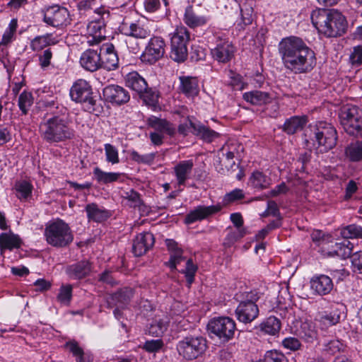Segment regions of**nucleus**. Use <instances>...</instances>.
<instances>
[{
	"mask_svg": "<svg viewBox=\"0 0 362 362\" xmlns=\"http://www.w3.org/2000/svg\"><path fill=\"white\" fill-rule=\"evenodd\" d=\"M58 40L52 34L36 36L30 44V49L34 52L42 51L47 47L57 44Z\"/></svg>",
	"mask_w": 362,
	"mask_h": 362,
	"instance_id": "obj_34",
	"label": "nucleus"
},
{
	"mask_svg": "<svg viewBox=\"0 0 362 362\" xmlns=\"http://www.w3.org/2000/svg\"><path fill=\"white\" fill-rule=\"evenodd\" d=\"M281 324L280 320L274 317L269 316L263 320L259 325V329L261 332L266 334L274 336L277 334L281 329Z\"/></svg>",
	"mask_w": 362,
	"mask_h": 362,
	"instance_id": "obj_37",
	"label": "nucleus"
},
{
	"mask_svg": "<svg viewBox=\"0 0 362 362\" xmlns=\"http://www.w3.org/2000/svg\"><path fill=\"white\" fill-rule=\"evenodd\" d=\"M342 347L343 345L339 340L333 339L326 344L325 351L330 355H334L339 352Z\"/></svg>",
	"mask_w": 362,
	"mask_h": 362,
	"instance_id": "obj_62",
	"label": "nucleus"
},
{
	"mask_svg": "<svg viewBox=\"0 0 362 362\" xmlns=\"http://www.w3.org/2000/svg\"><path fill=\"white\" fill-rule=\"evenodd\" d=\"M165 47V42L161 37H152L141 55V61L150 64H154L163 56Z\"/></svg>",
	"mask_w": 362,
	"mask_h": 362,
	"instance_id": "obj_11",
	"label": "nucleus"
},
{
	"mask_svg": "<svg viewBox=\"0 0 362 362\" xmlns=\"http://www.w3.org/2000/svg\"><path fill=\"white\" fill-rule=\"evenodd\" d=\"M213 59L218 63L226 62V41L221 40L216 47L211 49Z\"/></svg>",
	"mask_w": 362,
	"mask_h": 362,
	"instance_id": "obj_48",
	"label": "nucleus"
},
{
	"mask_svg": "<svg viewBox=\"0 0 362 362\" xmlns=\"http://www.w3.org/2000/svg\"><path fill=\"white\" fill-rule=\"evenodd\" d=\"M340 235L344 240L362 238V227L356 224L346 226L340 229Z\"/></svg>",
	"mask_w": 362,
	"mask_h": 362,
	"instance_id": "obj_46",
	"label": "nucleus"
},
{
	"mask_svg": "<svg viewBox=\"0 0 362 362\" xmlns=\"http://www.w3.org/2000/svg\"><path fill=\"white\" fill-rule=\"evenodd\" d=\"M351 258V264L354 271L362 274V250L353 253Z\"/></svg>",
	"mask_w": 362,
	"mask_h": 362,
	"instance_id": "obj_63",
	"label": "nucleus"
},
{
	"mask_svg": "<svg viewBox=\"0 0 362 362\" xmlns=\"http://www.w3.org/2000/svg\"><path fill=\"white\" fill-rule=\"evenodd\" d=\"M100 51L88 49L84 51L80 57V64L86 71L93 72L100 69Z\"/></svg>",
	"mask_w": 362,
	"mask_h": 362,
	"instance_id": "obj_23",
	"label": "nucleus"
},
{
	"mask_svg": "<svg viewBox=\"0 0 362 362\" xmlns=\"http://www.w3.org/2000/svg\"><path fill=\"white\" fill-rule=\"evenodd\" d=\"M197 267L195 264H194L192 259H187L186 262V267L185 269L183 270L182 272L185 274L187 281L189 285L192 284V283L194 281V275L197 272Z\"/></svg>",
	"mask_w": 362,
	"mask_h": 362,
	"instance_id": "obj_58",
	"label": "nucleus"
},
{
	"mask_svg": "<svg viewBox=\"0 0 362 362\" xmlns=\"http://www.w3.org/2000/svg\"><path fill=\"white\" fill-rule=\"evenodd\" d=\"M133 296V290L130 288H124L115 293L112 296V299L116 302V304L124 308Z\"/></svg>",
	"mask_w": 362,
	"mask_h": 362,
	"instance_id": "obj_47",
	"label": "nucleus"
},
{
	"mask_svg": "<svg viewBox=\"0 0 362 362\" xmlns=\"http://www.w3.org/2000/svg\"><path fill=\"white\" fill-rule=\"evenodd\" d=\"M180 90L187 97L194 96L198 94L199 83L197 77L182 76L179 77Z\"/></svg>",
	"mask_w": 362,
	"mask_h": 362,
	"instance_id": "obj_29",
	"label": "nucleus"
},
{
	"mask_svg": "<svg viewBox=\"0 0 362 362\" xmlns=\"http://www.w3.org/2000/svg\"><path fill=\"white\" fill-rule=\"evenodd\" d=\"M310 18L318 32L327 37L341 36L347 28L346 18L337 10L315 9Z\"/></svg>",
	"mask_w": 362,
	"mask_h": 362,
	"instance_id": "obj_3",
	"label": "nucleus"
},
{
	"mask_svg": "<svg viewBox=\"0 0 362 362\" xmlns=\"http://www.w3.org/2000/svg\"><path fill=\"white\" fill-rule=\"evenodd\" d=\"M349 60L354 66H359L362 64V46L354 47L349 56Z\"/></svg>",
	"mask_w": 362,
	"mask_h": 362,
	"instance_id": "obj_61",
	"label": "nucleus"
},
{
	"mask_svg": "<svg viewBox=\"0 0 362 362\" xmlns=\"http://www.w3.org/2000/svg\"><path fill=\"white\" fill-rule=\"evenodd\" d=\"M307 122L305 116H293L286 120L283 129L288 134H293L302 130Z\"/></svg>",
	"mask_w": 362,
	"mask_h": 362,
	"instance_id": "obj_36",
	"label": "nucleus"
},
{
	"mask_svg": "<svg viewBox=\"0 0 362 362\" xmlns=\"http://www.w3.org/2000/svg\"><path fill=\"white\" fill-rule=\"evenodd\" d=\"M315 141L317 149L321 153L327 152L337 144V133L336 129L326 122H318L314 129Z\"/></svg>",
	"mask_w": 362,
	"mask_h": 362,
	"instance_id": "obj_9",
	"label": "nucleus"
},
{
	"mask_svg": "<svg viewBox=\"0 0 362 362\" xmlns=\"http://www.w3.org/2000/svg\"><path fill=\"white\" fill-rule=\"evenodd\" d=\"M271 184V178L259 170H256L252 173L248 182L250 186L259 190L268 188Z\"/></svg>",
	"mask_w": 362,
	"mask_h": 362,
	"instance_id": "obj_38",
	"label": "nucleus"
},
{
	"mask_svg": "<svg viewBox=\"0 0 362 362\" xmlns=\"http://www.w3.org/2000/svg\"><path fill=\"white\" fill-rule=\"evenodd\" d=\"M207 349V341L202 337L189 336L179 341L177 350L180 356L192 361L202 356Z\"/></svg>",
	"mask_w": 362,
	"mask_h": 362,
	"instance_id": "obj_6",
	"label": "nucleus"
},
{
	"mask_svg": "<svg viewBox=\"0 0 362 362\" xmlns=\"http://www.w3.org/2000/svg\"><path fill=\"white\" fill-rule=\"evenodd\" d=\"M300 335L306 342L312 343L317 339V332L309 324L303 323L301 326Z\"/></svg>",
	"mask_w": 362,
	"mask_h": 362,
	"instance_id": "obj_53",
	"label": "nucleus"
},
{
	"mask_svg": "<svg viewBox=\"0 0 362 362\" xmlns=\"http://www.w3.org/2000/svg\"><path fill=\"white\" fill-rule=\"evenodd\" d=\"M264 362H287L285 355L276 350H270L264 355Z\"/></svg>",
	"mask_w": 362,
	"mask_h": 362,
	"instance_id": "obj_56",
	"label": "nucleus"
},
{
	"mask_svg": "<svg viewBox=\"0 0 362 362\" xmlns=\"http://www.w3.org/2000/svg\"><path fill=\"white\" fill-rule=\"evenodd\" d=\"M44 236L47 244L58 248L66 247L74 240L69 224L59 218L49 221L46 224Z\"/></svg>",
	"mask_w": 362,
	"mask_h": 362,
	"instance_id": "obj_5",
	"label": "nucleus"
},
{
	"mask_svg": "<svg viewBox=\"0 0 362 362\" xmlns=\"http://www.w3.org/2000/svg\"><path fill=\"white\" fill-rule=\"evenodd\" d=\"M154 244V237L151 233L144 232L138 234L133 242L132 250L135 256L144 255Z\"/></svg>",
	"mask_w": 362,
	"mask_h": 362,
	"instance_id": "obj_22",
	"label": "nucleus"
},
{
	"mask_svg": "<svg viewBox=\"0 0 362 362\" xmlns=\"http://www.w3.org/2000/svg\"><path fill=\"white\" fill-rule=\"evenodd\" d=\"M124 198L127 200V204L131 207L135 208L139 206L141 204L140 194L137 192L132 189L124 193Z\"/></svg>",
	"mask_w": 362,
	"mask_h": 362,
	"instance_id": "obj_57",
	"label": "nucleus"
},
{
	"mask_svg": "<svg viewBox=\"0 0 362 362\" xmlns=\"http://www.w3.org/2000/svg\"><path fill=\"white\" fill-rule=\"evenodd\" d=\"M209 335L212 339H219L221 343L226 341V318L214 317L207 325Z\"/></svg>",
	"mask_w": 362,
	"mask_h": 362,
	"instance_id": "obj_19",
	"label": "nucleus"
},
{
	"mask_svg": "<svg viewBox=\"0 0 362 362\" xmlns=\"http://www.w3.org/2000/svg\"><path fill=\"white\" fill-rule=\"evenodd\" d=\"M119 29L122 34L136 39H145L151 34V30L139 21L130 24L123 23Z\"/></svg>",
	"mask_w": 362,
	"mask_h": 362,
	"instance_id": "obj_21",
	"label": "nucleus"
},
{
	"mask_svg": "<svg viewBox=\"0 0 362 362\" xmlns=\"http://www.w3.org/2000/svg\"><path fill=\"white\" fill-rule=\"evenodd\" d=\"M345 155L352 162L362 160V141L350 144L345 149Z\"/></svg>",
	"mask_w": 362,
	"mask_h": 362,
	"instance_id": "obj_44",
	"label": "nucleus"
},
{
	"mask_svg": "<svg viewBox=\"0 0 362 362\" xmlns=\"http://www.w3.org/2000/svg\"><path fill=\"white\" fill-rule=\"evenodd\" d=\"M163 346V341L160 339L147 340L143 348L149 353L158 352Z\"/></svg>",
	"mask_w": 362,
	"mask_h": 362,
	"instance_id": "obj_60",
	"label": "nucleus"
},
{
	"mask_svg": "<svg viewBox=\"0 0 362 362\" xmlns=\"http://www.w3.org/2000/svg\"><path fill=\"white\" fill-rule=\"evenodd\" d=\"M282 345L287 349L296 351L300 349V342L295 337H286L282 341Z\"/></svg>",
	"mask_w": 362,
	"mask_h": 362,
	"instance_id": "obj_64",
	"label": "nucleus"
},
{
	"mask_svg": "<svg viewBox=\"0 0 362 362\" xmlns=\"http://www.w3.org/2000/svg\"><path fill=\"white\" fill-rule=\"evenodd\" d=\"M333 282L330 277L325 274L315 275L310 279V287L315 293L325 296L333 289Z\"/></svg>",
	"mask_w": 362,
	"mask_h": 362,
	"instance_id": "obj_24",
	"label": "nucleus"
},
{
	"mask_svg": "<svg viewBox=\"0 0 362 362\" xmlns=\"http://www.w3.org/2000/svg\"><path fill=\"white\" fill-rule=\"evenodd\" d=\"M73 287L70 284L62 285L57 295L58 301L63 305H69L72 298Z\"/></svg>",
	"mask_w": 362,
	"mask_h": 362,
	"instance_id": "obj_52",
	"label": "nucleus"
},
{
	"mask_svg": "<svg viewBox=\"0 0 362 362\" xmlns=\"http://www.w3.org/2000/svg\"><path fill=\"white\" fill-rule=\"evenodd\" d=\"M65 272L70 279L80 280L90 274L92 264L88 260H81L69 265Z\"/></svg>",
	"mask_w": 362,
	"mask_h": 362,
	"instance_id": "obj_20",
	"label": "nucleus"
},
{
	"mask_svg": "<svg viewBox=\"0 0 362 362\" xmlns=\"http://www.w3.org/2000/svg\"><path fill=\"white\" fill-rule=\"evenodd\" d=\"M341 124L350 135L357 134L362 127V110L356 106L344 107L339 115Z\"/></svg>",
	"mask_w": 362,
	"mask_h": 362,
	"instance_id": "obj_10",
	"label": "nucleus"
},
{
	"mask_svg": "<svg viewBox=\"0 0 362 362\" xmlns=\"http://www.w3.org/2000/svg\"><path fill=\"white\" fill-rule=\"evenodd\" d=\"M103 93L107 101L118 105L128 102L130 98L128 91L117 85L106 86Z\"/></svg>",
	"mask_w": 362,
	"mask_h": 362,
	"instance_id": "obj_18",
	"label": "nucleus"
},
{
	"mask_svg": "<svg viewBox=\"0 0 362 362\" xmlns=\"http://www.w3.org/2000/svg\"><path fill=\"white\" fill-rule=\"evenodd\" d=\"M184 23L190 28L194 29L206 25L209 21V17L197 13L192 6L186 7L184 17Z\"/></svg>",
	"mask_w": 362,
	"mask_h": 362,
	"instance_id": "obj_25",
	"label": "nucleus"
},
{
	"mask_svg": "<svg viewBox=\"0 0 362 362\" xmlns=\"http://www.w3.org/2000/svg\"><path fill=\"white\" fill-rule=\"evenodd\" d=\"M170 58L177 62H182L187 57V45L189 40V33L183 25L177 26L170 34Z\"/></svg>",
	"mask_w": 362,
	"mask_h": 362,
	"instance_id": "obj_7",
	"label": "nucleus"
},
{
	"mask_svg": "<svg viewBox=\"0 0 362 362\" xmlns=\"http://www.w3.org/2000/svg\"><path fill=\"white\" fill-rule=\"evenodd\" d=\"M194 165V163L192 159L179 161L174 165L173 173L179 186L185 185L191 178Z\"/></svg>",
	"mask_w": 362,
	"mask_h": 362,
	"instance_id": "obj_15",
	"label": "nucleus"
},
{
	"mask_svg": "<svg viewBox=\"0 0 362 362\" xmlns=\"http://www.w3.org/2000/svg\"><path fill=\"white\" fill-rule=\"evenodd\" d=\"M33 104V97L31 93L23 91L18 100V105L23 115H27Z\"/></svg>",
	"mask_w": 362,
	"mask_h": 362,
	"instance_id": "obj_49",
	"label": "nucleus"
},
{
	"mask_svg": "<svg viewBox=\"0 0 362 362\" xmlns=\"http://www.w3.org/2000/svg\"><path fill=\"white\" fill-rule=\"evenodd\" d=\"M105 23L102 20L89 22L87 25V43L94 46L100 43L105 39Z\"/></svg>",
	"mask_w": 362,
	"mask_h": 362,
	"instance_id": "obj_17",
	"label": "nucleus"
},
{
	"mask_svg": "<svg viewBox=\"0 0 362 362\" xmlns=\"http://www.w3.org/2000/svg\"><path fill=\"white\" fill-rule=\"evenodd\" d=\"M330 236L331 235L325 233L320 230H315L310 234L311 239L315 245L318 247H323V249H325L324 243L328 240V237Z\"/></svg>",
	"mask_w": 362,
	"mask_h": 362,
	"instance_id": "obj_55",
	"label": "nucleus"
},
{
	"mask_svg": "<svg viewBox=\"0 0 362 362\" xmlns=\"http://www.w3.org/2000/svg\"><path fill=\"white\" fill-rule=\"evenodd\" d=\"M269 95L267 92L252 90L243 94V99L254 105H262L269 100Z\"/></svg>",
	"mask_w": 362,
	"mask_h": 362,
	"instance_id": "obj_40",
	"label": "nucleus"
},
{
	"mask_svg": "<svg viewBox=\"0 0 362 362\" xmlns=\"http://www.w3.org/2000/svg\"><path fill=\"white\" fill-rule=\"evenodd\" d=\"M147 124L156 132L169 136H173L175 134V126L165 119L158 118L156 116H151L147 119Z\"/></svg>",
	"mask_w": 362,
	"mask_h": 362,
	"instance_id": "obj_28",
	"label": "nucleus"
},
{
	"mask_svg": "<svg viewBox=\"0 0 362 362\" xmlns=\"http://www.w3.org/2000/svg\"><path fill=\"white\" fill-rule=\"evenodd\" d=\"M12 190L21 202H30L33 197V185L27 180H18L14 183Z\"/></svg>",
	"mask_w": 362,
	"mask_h": 362,
	"instance_id": "obj_26",
	"label": "nucleus"
},
{
	"mask_svg": "<svg viewBox=\"0 0 362 362\" xmlns=\"http://www.w3.org/2000/svg\"><path fill=\"white\" fill-rule=\"evenodd\" d=\"M230 81H228L229 85L235 90H241L245 88V84L243 81V78L240 74L230 71Z\"/></svg>",
	"mask_w": 362,
	"mask_h": 362,
	"instance_id": "obj_59",
	"label": "nucleus"
},
{
	"mask_svg": "<svg viewBox=\"0 0 362 362\" xmlns=\"http://www.w3.org/2000/svg\"><path fill=\"white\" fill-rule=\"evenodd\" d=\"M220 210L221 206L219 205L198 206L186 215L185 223L186 224H192L194 222L202 221Z\"/></svg>",
	"mask_w": 362,
	"mask_h": 362,
	"instance_id": "obj_16",
	"label": "nucleus"
},
{
	"mask_svg": "<svg viewBox=\"0 0 362 362\" xmlns=\"http://www.w3.org/2000/svg\"><path fill=\"white\" fill-rule=\"evenodd\" d=\"M316 320L326 327L337 324L340 320V313L338 308H332L330 311L325 310L318 313Z\"/></svg>",
	"mask_w": 362,
	"mask_h": 362,
	"instance_id": "obj_39",
	"label": "nucleus"
},
{
	"mask_svg": "<svg viewBox=\"0 0 362 362\" xmlns=\"http://www.w3.org/2000/svg\"><path fill=\"white\" fill-rule=\"evenodd\" d=\"M231 291H234V300L239 303L235 309L237 319L245 324L254 321L259 315V308L256 302L259 298V293L247 287L242 281L235 284V287L230 286Z\"/></svg>",
	"mask_w": 362,
	"mask_h": 362,
	"instance_id": "obj_2",
	"label": "nucleus"
},
{
	"mask_svg": "<svg viewBox=\"0 0 362 362\" xmlns=\"http://www.w3.org/2000/svg\"><path fill=\"white\" fill-rule=\"evenodd\" d=\"M22 243L20 237L11 230L0 234V250L3 253L6 250H13L21 247Z\"/></svg>",
	"mask_w": 362,
	"mask_h": 362,
	"instance_id": "obj_30",
	"label": "nucleus"
},
{
	"mask_svg": "<svg viewBox=\"0 0 362 362\" xmlns=\"http://www.w3.org/2000/svg\"><path fill=\"white\" fill-rule=\"evenodd\" d=\"M100 68L108 71L115 70L119 66V57L114 45L103 44L100 48Z\"/></svg>",
	"mask_w": 362,
	"mask_h": 362,
	"instance_id": "obj_13",
	"label": "nucleus"
},
{
	"mask_svg": "<svg viewBox=\"0 0 362 362\" xmlns=\"http://www.w3.org/2000/svg\"><path fill=\"white\" fill-rule=\"evenodd\" d=\"M169 320L167 317L156 319L148 327L149 334L154 337H160L167 330Z\"/></svg>",
	"mask_w": 362,
	"mask_h": 362,
	"instance_id": "obj_43",
	"label": "nucleus"
},
{
	"mask_svg": "<svg viewBox=\"0 0 362 362\" xmlns=\"http://www.w3.org/2000/svg\"><path fill=\"white\" fill-rule=\"evenodd\" d=\"M126 86L138 94L144 92L148 86L147 82L139 73L132 71L125 77Z\"/></svg>",
	"mask_w": 362,
	"mask_h": 362,
	"instance_id": "obj_32",
	"label": "nucleus"
},
{
	"mask_svg": "<svg viewBox=\"0 0 362 362\" xmlns=\"http://www.w3.org/2000/svg\"><path fill=\"white\" fill-rule=\"evenodd\" d=\"M87 217L89 221L103 222L110 216V212L95 203L88 204L86 206Z\"/></svg>",
	"mask_w": 362,
	"mask_h": 362,
	"instance_id": "obj_33",
	"label": "nucleus"
},
{
	"mask_svg": "<svg viewBox=\"0 0 362 362\" xmlns=\"http://www.w3.org/2000/svg\"><path fill=\"white\" fill-rule=\"evenodd\" d=\"M165 244L170 254V259L166 264L172 269H175L177 264H179L183 259V250L180 248L177 243L172 240L167 239Z\"/></svg>",
	"mask_w": 362,
	"mask_h": 362,
	"instance_id": "obj_31",
	"label": "nucleus"
},
{
	"mask_svg": "<svg viewBox=\"0 0 362 362\" xmlns=\"http://www.w3.org/2000/svg\"><path fill=\"white\" fill-rule=\"evenodd\" d=\"M42 139L49 144L64 142L74 137L75 131L70 122L59 116H53L40 124Z\"/></svg>",
	"mask_w": 362,
	"mask_h": 362,
	"instance_id": "obj_4",
	"label": "nucleus"
},
{
	"mask_svg": "<svg viewBox=\"0 0 362 362\" xmlns=\"http://www.w3.org/2000/svg\"><path fill=\"white\" fill-rule=\"evenodd\" d=\"M44 22L53 27L66 25L69 21V12L65 7L53 5L43 11Z\"/></svg>",
	"mask_w": 362,
	"mask_h": 362,
	"instance_id": "obj_12",
	"label": "nucleus"
},
{
	"mask_svg": "<svg viewBox=\"0 0 362 362\" xmlns=\"http://www.w3.org/2000/svg\"><path fill=\"white\" fill-rule=\"evenodd\" d=\"M278 52L284 66L292 73H308L316 65L315 52L300 37L282 38L278 45Z\"/></svg>",
	"mask_w": 362,
	"mask_h": 362,
	"instance_id": "obj_1",
	"label": "nucleus"
},
{
	"mask_svg": "<svg viewBox=\"0 0 362 362\" xmlns=\"http://www.w3.org/2000/svg\"><path fill=\"white\" fill-rule=\"evenodd\" d=\"M139 95L146 105L156 106L158 101V94L151 88H148L147 86L146 89L144 92L140 93Z\"/></svg>",
	"mask_w": 362,
	"mask_h": 362,
	"instance_id": "obj_50",
	"label": "nucleus"
},
{
	"mask_svg": "<svg viewBox=\"0 0 362 362\" xmlns=\"http://www.w3.org/2000/svg\"><path fill=\"white\" fill-rule=\"evenodd\" d=\"M233 146L234 145L232 144L230 146L228 145L229 149L228 151V165H230V169H228V171H229L231 177L240 180L245 174L243 168L240 167L241 155L239 149L242 151L243 148L242 146L238 145V149L235 153L232 151L234 148Z\"/></svg>",
	"mask_w": 362,
	"mask_h": 362,
	"instance_id": "obj_14",
	"label": "nucleus"
},
{
	"mask_svg": "<svg viewBox=\"0 0 362 362\" xmlns=\"http://www.w3.org/2000/svg\"><path fill=\"white\" fill-rule=\"evenodd\" d=\"M53 53L50 48H47L40 53L38 57L39 65L42 70H47L51 65Z\"/></svg>",
	"mask_w": 362,
	"mask_h": 362,
	"instance_id": "obj_54",
	"label": "nucleus"
},
{
	"mask_svg": "<svg viewBox=\"0 0 362 362\" xmlns=\"http://www.w3.org/2000/svg\"><path fill=\"white\" fill-rule=\"evenodd\" d=\"M71 99L78 103H81L88 112L95 110L96 100L93 97V88L90 83L82 78L74 81L70 88Z\"/></svg>",
	"mask_w": 362,
	"mask_h": 362,
	"instance_id": "obj_8",
	"label": "nucleus"
},
{
	"mask_svg": "<svg viewBox=\"0 0 362 362\" xmlns=\"http://www.w3.org/2000/svg\"><path fill=\"white\" fill-rule=\"evenodd\" d=\"M65 346L76 357V362H92V356L89 354L85 353L76 341H69L66 343Z\"/></svg>",
	"mask_w": 362,
	"mask_h": 362,
	"instance_id": "obj_41",
	"label": "nucleus"
},
{
	"mask_svg": "<svg viewBox=\"0 0 362 362\" xmlns=\"http://www.w3.org/2000/svg\"><path fill=\"white\" fill-rule=\"evenodd\" d=\"M131 160L138 164L151 165L154 163L156 153L140 154L136 151L132 149L128 151Z\"/></svg>",
	"mask_w": 362,
	"mask_h": 362,
	"instance_id": "obj_45",
	"label": "nucleus"
},
{
	"mask_svg": "<svg viewBox=\"0 0 362 362\" xmlns=\"http://www.w3.org/2000/svg\"><path fill=\"white\" fill-rule=\"evenodd\" d=\"M104 150L105 160L107 163H111L112 165H115L119 163V151L115 146L110 144H105Z\"/></svg>",
	"mask_w": 362,
	"mask_h": 362,
	"instance_id": "obj_51",
	"label": "nucleus"
},
{
	"mask_svg": "<svg viewBox=\"0 0 362 362\" xmlns=\"http://www.w3.org/2000/svg\"><path fill=\"white\" fill-rule=\"evenodd\" d=\"M331 247H333L334 250L328 252L331 254L332 257H339L341 259H346L351 255L354 244L349 240H344L341 243L332 244Z\"/></svg>",
	"mask_w": 362,
	"mask_h": 362,
	"instance_id": "obj_35",
	"label": "nucleus"
},
{
	"mask_svg": "<svg viewBox=\"0 0 362 362\" xmlns=\"http://www.w3.org/2000/svg\"><path fill=\"white\" fill-rule=\"evenodd\" d=\"M93 179L100 185H108L112 182H122L124 181V174L119 172H105L98 167L93 171Z\"/></svg>",
	"mask_w": 362,
	"mask_h": 362,
	"instance_id": "obj_27",
	"label": "nucleus"
},
{
	"mask_svg": "<svg viewBox=\"0 0 362 362\" xmlns=\"http://www.w3.org/2000/svg\"><path fill=\"white\" fill-rule=\"evenodd\" d=\"M189 124L193 127L194 133L200 136L202 139L207 142H211L214 139L218 137V134L217 132L209 129L206 126L194 122H189Z\"/></svg>",
	"mask_w": 362,
	"mask_h": 362,
	"instance_id": "obj_42",
	"label": "nucleus"
}]
</instances>
